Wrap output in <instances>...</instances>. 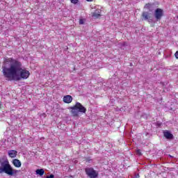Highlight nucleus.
I'll list each match as a JSON object with an SVG mask.
<instances>
[{
    "label": "nucleus",
    "mask_w": 178,
    "mask_h": 178,
    "mask_svg": "<svg viewBox=\"0 0 178 178\" xmlns=\"http://www.w3.org/2000/svg\"><path fill=\"white\" fill-rule=\"evenodd\" d=\"M163 136L167 138V140H173V134L168 130L163 131Z\"/></svg>",
    "instance_id": "nucleus-7"
},
{
    "label": "nucleus",
    "mask_w": 178,
    "mask_h": 178,
    "mask_svg": "<svg viewBox=\"0 0 178 178\" xmlns=\"http://www.w3.org/2000/svg\"><path fill=\"white\" fill-rule=\"evenodd\" d=\"M73 101V97L71 95H66L63 97V102L70 104Z\"/></svg>",
    "instance_id": "nucleus-8"
},
{
    "label": "nucleus",
    "mask_w": 178,
    "mask_h": 178,
    "mask_svg": "<svg viewBox=\"0 0 178 178\" xmlns=\"http://www.w3.org/2000/svg\"><path fill=\"white\" fill-rule=\"evenodd\" d=\"M175 58H177V59H178V51H176V53H175Z\"/></svg>",
    "instance_id": "nucleus-19"
},
{
    "label": "nucleus",
    "mask_w": 178,
    "mask_h": 178,
    "mask_svg": "<svg viewBox=\"0 0 178 178\" xmlns=\"http://www.w3.org/2000/svg\"><path fill=\"white\" fill-rule=\"evenodd\" d=\"M154 17L158 22L163 17V10L161 8H156L154 11Z\"/></svg>",
    "instance_id": "nucleus-5"
},
{
    "label": "nucleus",
    "mask_w": 178,
    "mask_h": 178,
    "mask_svg": "<svg viewBox=\"0 0 178 178\" xmlns=\"http://www.w3.org/2000/svg\"><path fill=\"white\" fill-rule=\"evenodd\" d=\"M85 172L89 178H97L98 177V171L94 170L92 168H86Z\"/></svg>",
    "instance_id": "nucleus-4"
},
{
    "label": "nucleus",
    "mask_w": 178,
    "mask_h": 178,
    "mask_svg": "<svg viewBox=\"0 0 178 178\" xmlns=\"http://www.w3.org/2000/svg\"><path fill=\"white\" fill-rule=\"evenodd\" d=\"M6 173L8 176H16L19 170L13 169L9 163V160L5 156L0 158V175Z\"/></svg>",
    "instance_id": "nucleus-2"
},
{
    "label": "nucleus",
    "mask_w": 178,
    "mask_h": 178,
    "mask_svg": "<svg viewBox=\"0 0 178 178\" xmlns=\"http://www.w3.org/2000/svg\"><path fill=\"white\" fill-rule=\"evenodd\" d=\"M46 178H55V175L51 174L49 176H47Z\"/></svg>",
    "instance_id": "nucleus-15"
},
{
    "label": "nucleus",
    "mask_w": 178,
    "mask_h": 178,
    "mask_svg": "<svg viewBox=\"0 0 178 178\" xmlns=\"http://www.w3.org/2000/svg\"><path fill=\"white\" fill-rule=\"evenodd\" d=\"M92 17H94L95 19H98L99 17H101V11L96 10L95 12L92 13Z\"/></svg>",
    "instance_id": "nucleus-10"
},
{
    "label": "nucleus",
    "mask_w": 178,
    "mask_h": 178,
    "mask_svg": "<svg viewBox=\"0 0 178 178\" xmlns=\"http://www.w3.org/2000/svg\"><path fill=\"white\" fill-rule=\"evenodd\" d=\"M8 155H9L10 158H16V156L17 155V151L10 150L8 152Z\"/></svg>",
    "instance_id": "nucleus-11"
},
{
    "label": "nucleus",
    "mask_w": 178,
    "mask_h": 178,
    "mask_svg": "<svg viewBox=\"0 0 178 178\" xmlns=\"http://www.w3.org/2000/svg\"><path fill=\"white\" fill-rule=\"evenodd\" d=\"M77 2H79V0H71L72 3L76 4V3H77Z\"/></svg>",
    "instance_id": "nucleus-16"
},
{
    "label": "nucleus",
    "mask_w": 178,
    "mask_h": 178,
    "mask_svg": "<svg viewBox=\"0 0 178 178\" xmlns=\"http://www.w3.org/2000/svg\"><path fill=\"white\" fill-rule=\"evenodd\" d=\"M142 17L143 18V20H147L149 23L152 22V19H151V13L147 11H145L142 13Z\"/></svg>",
    "instance_id": "nucleus-6"
},
{
    "label": "nucleus",
    "mask_w": 178,
    "mask_h": 178,
    "mask_svg": "<svg viewBox=\"0 0 178 178\" xmlns=\"http://www.w3.org/2000/svg\"><path fill=\"white\" fill-rule=\"evenodd\" d=\"M35 172L36 175H39V176H44V173H45L44 169H38Z\"/></svg>",
    "instance_id": "nucleus-12"
},
{
    "label": "nucleus",
    "mask_w": 178,
    "mask_h": 178,
    "mask_svg": "<svg viewBox=\"0 0 178 178\" xmlns=\"http://www.w3.org/2000/svg\"><path fill=\"white\" fill-rule=\"evenodd\" d=\"M134 178H140V175L139 174H135Z\"/></svg>",
    "instance_id": "nucleus-18"
},
{
    "label": "nucleus",
    "mask_w": 178,
    "mask_h": 178,
    "mask_svg": "<svg viewBox=\"0 0 178 178\" xmlns=\"http://www.w3.org/2000/svg\"><path fill=\"white\" fill-rule=\"evenodd\" d=\"M88 2H91L92 0H86Z\"/></svg>",
    "instance_id": "nucleus-20"
},
{
    "label": "nucleus",
    "mask_w": 178,
    "mask_h": 178,
    "mask_svg": "<svg viewBox=\"0 0 178 178\" xmlns=\"http://www.w3.org/2000/svg\"><path fill=\"white\" fill-rule=\"evenodd\" d=\"M145 9H149V12H152V10H151V8H152V4L151 3H147L145 6Z\"/></svg>",
    "instance_id": "nucleus-13"
},
{
    "label": "nucleus",
    "mask_w": 178,
    "mask_h": 178,
    "mask_svg": "<svg viewBox=\"0 0 178 178\" xmlns=\"http://www.w3.org/2000/svg\"><path fill=\"white\" fill-rule=\"evenodd\" d=\"M70 109L71 113L74 116H79V113H86L87 112L86 107L79 102H76L74 106L70 107Z\"/></svg>",
    "instance_id": "nucleus-3"
},
{
    "label": "nucleus",
    "mask_w": 178,
    "mask_h": 178,
    "mask_svg": "<svg viewBox=\"0 0 178 178\" xmlns=\"http://www.w3.org/2000/svg\"><path fill=\"white\" fill-rule=\"evenodd\" d=\"M0 108H1V103H0Z\"/></svg>",
    "instance_id": "nucleus-21"
},
{
    "label": "nucleus",
    "mask_w": 178,
    "mask_h": 178,
    "mask_svg": "<svg viewBox=\"0 0 178 178\" xmlns=\"http://www.w3.org/2000/svg\"><path fill=\"white\" fill-rule=\"evenodd\" d=\"M4 77L10 81H20L30 76V72L23 69V64L19 59L13 58H4V65L2 66Z\"/></svg>",
    "instance_id": "nucleus-1"
},
{
    "label": "nucleus",
    "mask_w": 178,
    "mask_h": 178,
    "mask_svg": "<svg viewBox=\"0 0 178 178\" xmlns=\"http://www.w3.org/2000/svg\"><path fill=\"white\" fill-rule=\"evenodd\" d=\"M79 24H84V19L79 20Z\"/></svg>",
    "instance_id": "nucleus-17"
},
{
    "label": "nucleus",
    "mask_w": 178,
    "mask_h": 178,
    "mask_svg": "<svg viewBox=\"0 0 178 178\" xmlns=\"http://www.w3.org/2000/svg\"><path fill=\"white\" fill-rule=\"evenodd\" d=\"M136 155H139L140 156H141V155H143V154L141 153V150H136Z\"/></svg>",
    "instance_id": "nucleus-14"
},
{
    "label": "nucleus",
    "mask_w": 178,
    "mask_h": 178,
    "mask_svg": "<svg viewBox=\"0 0 178 178\" xmlns=\"http://www.w3.org/2000/svg\"><path fill=\"white\" fill-rule=\"evenodd\" d=\"M13 164L14 166H15V168H20V166H22V162L19 159H14Z\"/></svg>",
    "instance_id": "nucleus-9"
}]
</instances>
